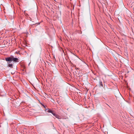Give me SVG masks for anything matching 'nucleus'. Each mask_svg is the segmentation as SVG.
I'll return each mask as SVG.
<instances>
[{
  "label": "nucleus",
  "instance_id": "obj_1",
  "mask_svg": "<svg viewBox=\"0 0 134 134\" xmlns=\"http://www.w3.org/2000/svg\"><path fill=\"white\" fill-rule=\"evenodd\" d=\"M5 61L7 62V67L10 68H13V63L18 62H19V59L16 58H15L13 55H11L10 57L5 58Z\"/></svg>",
  "mask_w": 134,
  "mask_h": 134
},
{
  "label": "nucleus",
  "instance_id": "obj_2",
  "mask_svg": "<svg viewBox=\"0 0 134 134\" xmlns=\"http://www.w3.org/2000/svg\"><path fill=\"white\" fill-rule=\"evenodd\" d=\"M47 110V112L48 113H52L53 112V111L50 110L49 109H46V111Z\"/></svg>",
  "mask_w": 134,
  "mask_h": 134
},
{
  "label": "nucleus",
  "instance_id": "obj_3",
  "mask_svg": "<svg viewBox=\"0 0 134 134\" xmlns=\"http://www.w3.org/2000/svg\"><path fill=\"white\" fill-rule=\"evenodd\" d=\"M55 117L58 119H60V117L58 115L56 114Z\"/></svg>",
  "mask_w": 134,
  "mask_h": 134
},
{
  "label": "nucleus",
  "instance_id": "obj_4",
  "mask_svg": "<svg viewBox=\"0 0 134 134\" xmlns=\"http://www.w3.org/2000/svg\"><path fill=\"white\" fill-rule=\"evenodd\" d=\"M99 84L100 86L102 87H103V85L102 82L101 81H99Z\"/></svg>",
  "mask_w": 134,
  "mask_h": 134
},
{
  "label": "nucleus",
  "instance_id": "obj_5",
  "mask_svg": "<svg viewBox=\"0 0 134 134\" xmlns=\"http://www.w3.org/2000/svg\"><path fill=\"white\" fill-rule=\"evenodd\" d=\"M75 69H76V70H79L80 69L78 68H77L76 67V66L75 65Z\"/></svg>",
  "mask_w": 134,
  "mask_h": 134
},
{
  "label": "nucleus",
  "instance_id": "obj_6",
  "mask_svg": "<svg viewBox=\"0 0 134 134\" xmlns=\"http://www.w3.org/2000/svg\"><path fill=\"white\" fill-rule=\"evenodd\" d=\"M54 116H55V115L57 114H56L55 113H54L53 111L52 113Z\"/></svg>",
  "mask_w": 134,
  "mask_h": 134
},
{
  "label": "nucleus",
  "instance_id": "obj_7",
  "mask_svg": "<svg viewBox=\"0 0 134 134\" xmlns=\"http://www.w3.org/2000/svg\"><path fill=\"white\" fill-rule=\"evenodd\" d=\"M42 106H43L44 107V108H46V107H45L44 106V105L42 104Z\"/></svg>",
  "mask_w": 134,
  "mask_h": 134
},
{
  "label": "nucleus",
  "instance_id": "obj_8",
  "mask_svg": "<svg viewBox=\"0 0 134 134\" xmlns=\"http://www.w3.org/2000/svg\"><path fill=\"white\" fill-rule=\"evenodd\" d=\"M78 66H79V67H80L81 66V65H79V64H78Z\"/></svg>",
  "mask_w": 134,
  "mask_h": 134
},
{
  "label": "nucleus",
  "instance_id": "obj_9",
  "mask_svg": "<svg viewBox=\"0 0 134 134\" xmlns=\"http://www.w3.org/2000/svg\"><path fill=\"white\" fill-rule=\"evenodd\" d=\"M104 98L105 99V100H107V99H106V98Z\"/></svg>",
  "mask_w": 134,
  "mask_h": 134
},
{
  "label": "nucleus",
  "instance_id": "obj_10",
  "mask_svg": "<svg viewBox=\"0 0 134 134\" xmlns=\"http://www.w3.org/2000/svg\"><path fill=\"white\" fill-rule=\"evenodd\" d=\"M107 105H108V106H109V105H108V104H107Z\"/></svg>",
  "mask_w": 134,
  "mask_h": 134
},
{
  "label": "nucleus",
  "instance_id": "obj_11",
  "mask_svg": "<svg viewBox=\"0 0 134 134\" xmlns=\"http://www.w3.org/2000/svg\"><path fill=\"white\" fill-rule=\"evenodd\" d=\"M107 105H108V106H109V105H108V104H107Z\"/></svg>",
  "mask_w": 134,
  "mask_h": 134
},
{
  "label": "nucleus",
  "instance_id": "obj_12",
  "mask_svg": "<svg viewBox=\"0 0 134 134\" xmlns=\"http://www.w3.org/2000/svg\"><path fill=\"white\" fill-rule=\"evenodd\" d=\"M107 105H108V106H109V105H108V104H107Z\"/></svg>",
  "mask_w": 134,
  "mask_h": 134
},
{
  "label": "nucleus",
  "instance_id": "obj_13",
  "mask_svg": "<svg viewBox=\"0 0 134 134\" xmlns=\"http://www.w3.org/2000/svg\"><path fill=\"white\" fill-rule=\"evenodd\" d=\"M107 105H108V106H109V105H108V104H107Z\"/></svg>",
  "mask_w": 134,
  "mask_h": 134
},
{
  "label": "nucleus",
  "instance_id": "obj_14",
  "mask_svg": "<svg viewBox=\"0 0 134 134\" xmlns=\"http://www.w3.org/2000/svg\"><path fill=\"white\" fill-rule=\"evenodd\" d=\"M107 105H108V106H109V105H108V104H107Z\"/></svg>",
  "mask_w": 134,
  "mask_h": 134
}]
</instances>
